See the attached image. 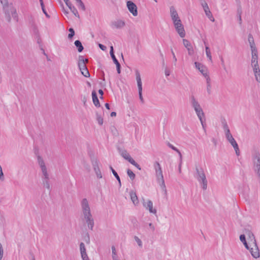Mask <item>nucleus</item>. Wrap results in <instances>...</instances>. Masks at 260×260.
<instances>
[{
  "mask_svg": "<svg viewBox=\"0 0 260 260\" xmlns=\"http://www.w3.org/2000/svg\"><path fill=\"white\" fill-rule=\"evenodd\" d=\"M81 208L83 215V220L90 230L92 231L94 226V219L92 217L88 202L86 198L81 201Z\"/></svg>",
  "mask_w": 260,
  "mask_h": 260,
  "instance_id": "obj_1",
  "label": "nucleus"
},
{
  "mask_svg": "<svg viewBox=\"0 0 260 260\" xmlns=\"http://www.w3.org/2000/svg\"><path fill=\"white\" fill-rule=\"evenodd\" d=\"M3 5V11L7 20L10 22L11 20V14L14 19L18 21V15L16 9L12 3L9 4L8 0H3L1 2Z\"/></svg>",
  "mask_w": 260,
  "mask_h": 260,
  "instance_id": "obj_2",
  "label": "nucleus"
},
{
  "mask_svg": "<svg viewBox=\"0 0 260 260\" xmlns=\"http://www.w3.org/2000/svg\"><path fill=\"white\" fill-rule=\"evenodd\" d=\"M153 167L155 171L157 181L165 193H167V189L160 165L158 161H155L153 164Z\"/></svg>",
  "mask_w": 260,
  "mask_h": 260,
  "instance_id": "obj_3",
  "label": "nucleus"
},
{
  "mask_svg": "<svg viewBox=\"0 0 260 260\" xmlns=\"http://www.w3.org/2000/svg\"><path fill=\"white\" fill-rule=\"evenodd\" d=\"M196 171L197 176L196 178L198 181L202 184V188L204 190H206L207 188L208 181L206 177L205 174L202 168H199L197 166H196Z\"/></svg>",
  "mask_w": 260,
  "mask_h": 260,
  "instance_id": "obj_4",
  "label": "nucleus"
},
{
  "mask_svg": "<svg viewBox=\"0 0 260 260\" xmlns=\"http://www.w3.org/2000/svg\"><path fill=\"white\" fill-rule=\"evenodd\" d=\"M191 104L200 120L205 118V114L198 102L194 96L191 97Z\"/></svg>",
  "mask_w": 260,
  "mask_h": 260,
  "instance_id": "obj_5",
  "label": "nucleus"
},
{
  "mask_svg": "<svg viewBox=\"0 0 260 260\" xmlns=\"http://www.w3.org/2000/svg\"><path fill=\"white\" fill-rule=\"evenodd\" d=\"M136 80L138 87V92L139 99L142 104L144 103V101L142 96V83L141 81V76L138 70L136 71Z\"/></svg>",
  "mask_w": 260,
  "mask_h": 260,
  "instance_id": "obj_6",
  "label": "nucleus"
},
{
  "mask_svg": "<svg viewBox=\"0 0 260 260\" xmlns=\"http://www.w3.org/2000/svg\"><path fill=\"white\" fill-rule=\"evenodd\" d=\"M126 6L128 11L133 15L134 16L138 15L137 7L136 5L132 1H127L126 2Z\"/></svg>",
  "mask_w": 260,
  "mask_h": 260,
  "instance_id": "obj_7",
  "label": "nucleus"
},
{
  "mask_svg": "<svg viewBox=\"0 0 260 260\" xmlns=\"http://www.w3.org/2000/svg\"><path fill=\"white\" fill-rule=\"evenodd\" d=\"M170 15L174 24L176 22H180L181 20L178 16L177 12L174 6H171L170 8Z\"/></svg>",
  "mask_w": 260,
  "mask_h": 260,
  "instance_id": "obj_8",
  "label": "nucleus"
},
{
  "mask_svg": "<svg viewBox=\"0 0 260 260\" xmlns=\"http://www.w3.org/2000/svg\"><path fill=\"white\" fill-rule=\"evenodd\" d=\"M174 25L180 37L184 38L185 36V32L181 21L180 22H176Z\"/></svg>",
  "mask_w": 260,
  "mask_h": 260,
  "instance_id": "obj_9",
  "label": "nucleus"
},
{
  "mask_svg": "<svg viewBox=\"0 0 260 260\" xmlns=\"http://www.w3.org/2000/svg\"><path fill=\"white\" fill-rule=\"evenodd\" d=\"M78 68L81 71V74L85 77H89L90 76L89 72L87 69L86 66L82 63H78Z\"/></svg>",
  "mask_w": 260,
  "mask_h": 260,
  "instance_id": "obj_10",
  "label": "nucleus"
},
{
  "mask_svg": "<svg viewBox=\"0 0 260 260\" xmlns=\"http://www.w3.org/2000/svg\"><path fill=\"white\" fill-rule=\"evenodd\" d=\"M253 247L249 248V251L251 253V255L255 258H258L259 257V250L258 246L256 244L252 245Z\"/></svg>",
  "mask_w": 260,
  "mask_h": 260,
  "instance_id": "obj_11",
  "label": "nucleus"
},
{
  "mask_svg": "<svg viewBox=\"0 0 260 260\" xmlns=\"http://www.w3.org/2000/svg\"><path fill=\"white\" fill-rule=\"evenodd\" d=\"M194 64L196 66V68L198 69L199 71L203 74V75L206 78V76H209L207 73V69L203 66L202 64H201L200 62H195Z\"/></svg>",
  "mask_w": 260,
  "mask_h": 260,
  "instance_id": "obj_12",
  "label": "nucleus"
},
{
  "mask_svg": "<svg viewBox=\"0 0 260 260\" xmlns=\"http://www.w3.org/2000/svg\"><path fill=\"white\" fill-rule=\"evenodd\" d=\"M92 166L97 177L98 178H102V175L99 167L98 160H93Z\"/></svg>",
  "mask_w": 260,
  "mask_h": 260,
  "instance_id": "obj_13",
  "label": "nucleus"
},
{
  "mask_svg": "<svg viewBox=\"0 0 260 260\" xmlns=\"http://www.w3.org/2000/svg\"><path fill=\"white\" fill-rule=\"evenodd\" d=\"M80 250L81 257L83 260H89L86 251V248L84 244L81 242L80 244Z\"/></svg>",
  "mask_w": 260,
  "mask_h": 260,
  "instance_id": "obj_14",
  "label": "nucleus"
},
{
  "mask_svg": "<svg viewBox=\"0 0 260 260\" xmlns=\"http://www.w3.org/2000/svg\"><path fill=\"white\" fill-rule=\"evenodd\" d=\"M246 235L248 236V240L250 246L253 244H256V241L253 234L250 231L248 230L245 232Z\"/></svg>",
  "mask_w": 260,
  "mask_h": 260,
  "instance_id": "obj_15",
  "label": "nucleus"
},
{
  "mask_svg": "<svg viewBox=\"0 0 260 260\" xmlns=\"http://www.w3.org/2000/svg\"><path fill=\"white\" fill-rule=\"evenodd\" d=\"M184 46L187 48L188 54L191 55L193 54L194 51L190 43L186 39H183Z\"/></svg>",
  "mask_w": 260,
  "mask_h": 260,
  "instance_id": "obj_16",
  "label": "nucleus"
},
{
  "mask_svg": "<svg viewBox=\"0 0 260 260\" xmlns=\"http://www.w3.org/2000/svg\"><path fill=\"white\" fill-rule=\"evenodd\" d=\"M129 194L131 196V200L133 202V204L135 205H138L139 203V202L138 197L136 194V193L135 192H134L133 190H131L129 192Z\"/></svg>",
  "mask_w": 260,
  "mask_h": 260,
  "instance_id": "obj_17",
  "label": "nucleus"
},
{
  "mask_svg": "<svg viewBox=\"0 0 260 260\" xmlns=\"http://www.w3.org/2000/svg\"><path fill=\"white\" fill-rule=\"evenodd\" d=\"M143 205L146 208V209H148L149 210L150 213L156 214V210L155 209H153V203L151 201L148 200L147 203V205H146L145 203H143Z\"/></svg>",
  "mask_w": 260,
  "mask_h": 260,
  "instance_id": "obj_18",
  "label": "nucleus"
},
{
  "mask_svg": "<svg viewBox=\"0 0 260 260\" xmlns=\"http://www.w3.org/2000/svg\"><path fill=\"white\" fill-rule=\"evenodd\" d=\"M92 98L94 105L96 107H100L101 106L99 100L98 98L97 94L95 90H93L92 92Z\"/></svg>",
  "mask_w": 260,
  "mask_h": 260,
  "instance_id": "obj_19",
  "label": "nucleus"
},
{
  "mask_svg": "<svg viewBox=\"0 0 260 260\" xmlns=\"http://www.w3.org/2000/svg\"><path fill=\"white\" fill-rule=\"evenodd\" d=\"M119 150V152L120 153L121 155L126 160H127L129 162V159H133L131 157L130 155L127 152V151L125 150Z\"/></svg>",
  "mask_w": 260,
  "mask_h": 260,
  "instance_id": "obj_20",
  "label": "nucleus"
},
{
  "mask_svg": "<svg viewBox=\"0 0 260 260\" xmlns=\"http://www.w3.org/2000/svg\"><path fill=\"white\" fill-rule=\"evenodd\" d=\"M112 24L117 28H120L125 25V22L121 20H118L112 22Z\"/></svg>",
  "mask_w": 260,
  "mask_h": 260,
  "instance_id": "obj_21",
  "label": "nucleus"
},
{
  "mask_svg": "<svg viewBox=\"0 0 260 260\" xmlns=\"http://www.w3.org/2000/svg\"><path fill=\"white\" fill-rule=\"evenodd\" d=\"M74 44L76 47L79 52H81L83 51V50H84V47L80 40L75 41L74 42Z\"/></svg>",
  "mask_w": 260,
  "mask_h": 260,
  "instance_id": "obj_22",
  "label": "nucleus"
},
{
  "mask_svg": "<svg viewBox=\"0 0 260 260\" xmlns=\"http://www.w3.org/2000/svg\"><path fill=\"white\" fill-rule=\"evenodd\" d=\"M67 6L75 16L77 17L78 18L80 17L77 10L74 6L72 5L71 3L67 5Z\"/></svg>",
  "mask_w": 260,
  "mask_h": 260,
  "instance_id": "obj_23",
  "label": "nucleus"
},
{
  "mask_svg": "<svg viewBox=\"0 0 260 260\" xmlns=\"http://www.w3.org/2000/svg\"><path fill=\"white\" fill-rule=\"evenodd\" d=\"M28 21L29 24L31 25V27H33L34 31H38L37 28V26L35 24V19L33 16H30L28 18Z\"/></svg>",
  "mask_w": 260,
  "mask_h": 260,
  "instance_id": "obj_24",
  "label": "nucleus"
},
{
  "mask_svg": "<svg viewBox=\"0 0 260 260\" xmlns=\"http://www.w3.org/2000/svg\"><path fill=\"white\" fill-rule=\"evenodd\" d=\"M253 72L254 74L256 80L260 83V69L259 68L253 69Z\"/></svg>",
  "mask_w": 260,
  "mask_h": 260,
  "instance_id": "obj_25",
  "label": "nucleus"
},
{
  "mask_svg": "<svg viewBox=\"0 0 260 260\" xmlns=\"http://www.w3.org/2000/svg\"><path fill=\"white\" fill-rule=\"evenodd\" d=\"M240 240L243 243L245 248L247 249H249V246H248V244H247L246 240L245 235L244 234L241 235L240 236Z\"/></svg>",
  "mask_w": 260,
  "mask_h": 260,
  "instance_id": "obj_26",
  "label": "nucleus"
},
{
  "mask_svg": "<svg viewBox=\"0 0 260 260\" xmlns=\"http://www.w3.org/2000/svg\"><path fill=\"white\" fill-rule=\"evenodd\" d=\"M206 82H207V90L209 94L211 93V84H210V78L209 76H206Z\"/></svg>",
  "mask_w": 260,
  "mask_h": 260,
  "instance_id": "obj_27",
  "label": "nucleus"
},
{
  "mask_svg": "<svg viewBox=\"0 0 260 260\" xmlns=\"http://www.w3.org/2000/svg\"><path fill=\"white\" fill-rule=\"evenodd\" d=\"M110 54L111 55V57L114 63L118 61L114 55V48L112 46H111L110 47Z\"/></svg>",
  "mask_w": 260,
  "mask_h": 260,
  "instance_id": "obj_28",
  "label": "nucleus"
},
{
  "mask_svg": "<svg viewBox=\"0 0 260 260\" xmlns=\"http://www.w3.org/2000/svg\"><path fill=\"white\" fill-rule=\"evenodd\" d=\"M205 13L206 15V16L208 17V18L212 22H214L215 21V19L214 17L212 16V14L210 11L209 9L208 10H204Z\"/></svg>",
  "mask_w": 260,
  "mask_h": 260,
  "instance_id": "obj_29",
  "label": "nucleus"
},
{
  "mask_svg": "<svg viewBox=\"0 0 260 260\" xmlns=\"http://www.w3.org/2000/svg\"><path fill=\"white\" fill-rule=\"evenodd\" d=\"M168 146L170 148H171L172 149H173V150H174V151H176V152L178 153V154H179V156H180V159H181V158H182V156L181 153V152L179 151V149H178L176 147H175V146H174L173 145H172V144H171V143H170L169 142H168Z\"/></svg>",
  "mask_w": 260,
  "mask_h": 260,
  "instance_id": "obj_30",
  "label": "nucleus"
},
{
  "mask_svg": "<svg viewBox=\"0 0 260 260\" xmlns=\"http://www.w3.org/2000/svg\"><path fill=\"white\" fill-rule=\"evenodd\" d=\"M248 42H249L250 48L251 47V46H255V43H254V41L253 37L252 35L251 34H249L248 35Z\"/></svg>",
  "mask_w": 260,
  "mask_h": 260,
  "instance_id": "obj_31",
  "label": "nucleus"
},
{
  "mask_svg": "<svg viewBox=\"0 0 260 260\" xmlns=\"http://www.w3.org/2000/svg\"><path fill=\"white\" fill-rule=\"evenodd\" d=\"M231 145L234 147V148L235 150L236 155L237 156L240 155V150L239 149L238 145L237 143L236 142V141H235L234 143H232V144H231Z\"/></svg>",
  "mask_w": 260,
  "mask_h": 260,
  "instance_id": "obj_32",
  "label": "nucleus"
},
{
  "mask_svg": "<svg viewBox=\"0 0 260 260\" xmlns=\"http://www.w3.org/2000/svg\"><path fill=\"white\" fill-rule=\"evenodd\" d=\"M43 184L44 186L45 187H46L47 189H48L49 190H51L50 184L49 183V178L48 179L43 178Z\"/></svg>",
  "mask_w": 260,
  "mask_h": 260,
  "instance_id": "obj_33",
  "label": "nucleus"
},
{
  "mask_svg": "<svg viewBox=\"0 0 260 260\" xmlns=\"http://www.w3.org/2000/svg\"><path fill=\"white\" fill-rule=\"evenodd\" d=\"M37 159H38V162L41 168L46 167L45 162H44L42 157L41 156L38 155L37 157Z\"/></svg>",
  "mask_w": 260,
  "mask_h": 260,
  "instance_id": "obj_34",
  "label": "nucleus"
},
{
  "mask_svg": "<svg viewBox=\"0 0 260 260\" xmlns=\"http://www.w3.org/2000/svg\"><path fill=\"white\" fill-rule=\"evenodd\" d=\"M127 174L132 180H133L135 178V174L129 169L127 170Z\"/></svg>",
  "mask_w": 260,
  "mask_h": 260,
  "instance_id": "obj_35",
  "label": "nucleus"
},
{
  "mask_svg": "<svg viewBox=\"0 0 260 260\" xmlns=\"http://www.w3.org/2000/svg\"><path fill=\"white\" fill-rule=\"evenodd\" d=\"M78 63H82L83 62L84 64L86 65V63L88 62V58H84V56L82 55H79L78 58Z\"/></svg>",
  "mask_w": 260,
  "mask_h": 260,
  "instance_id": "obj_36",
  "label": "nucleus"
},
{
  "mask_svg": "<svg viewBox=\"0 0 260 260\" xmlns=\"http://www.w3.org/2000/svg\"><path fill=\"white\" fill-rule=\"evenodd\" d=\"M112 252L113 260H118V256L117 255L116 249L114 246H112Z\"/></svg>",
  "mask_w": 260,
  "mask_h": 260,
  "instance_id": "obj_37",
  "label": "nucleus"
},
{
  "mask_svg": "<svg viewBox=\"0 0 260 260\" xmlns=\"http://www.w3.org/2000/svg\"><path fill=\"white\" fill-rule=\"evenodd\" d=\"M205 49H206V53L207 56L209 58V60L212 62V56H211V52H210V49H209V47L206 46Z\"/></svg>",
  "mask_w": 260,
  "mask_h": 260,
  "instance_id": "obj_38",
  "label": "nucleus"
},
{
  "mask_svg": "<svg viewBox=\"0 0 260 260\" xmlns=\"http://www.w3.org/2000/svg\"><path fill=\"white\" fill-rule=\"evenodd\" d=\"M96 120L98 123L102 125L103 124V118L98 112L96 113Z\"/></svg>",
  "mask_w": 260,
  "mask_h": 260,
  "instance_id": "obj_39",
  "label": "nucleus"
},
{
  "mask_svg": "<svg viewBox=\"0 0 260 260\" xmlns=\"http://www.w3.org/2000/svg\"><path fill=\"white\" fill-rule=\"evenodd\" d=\"M69 31L70 33L68 34V37L69 39L71 40L75 35V31L73 28H70L69 29Z\"/></svg>",
  "mask_w": 260,
  "mask_h": 260,
  "instance_id": "obj_40",
  "label": "nucleus"
},
{
  "mask_svg": "<svg viewBox=\"0 0 260 260\" xmlns=\"http://www.w3.org/2000/svg\"><path fill=\"white\" fill-rule=\"evenodd\" d=\"M129 162L131 163L132 165H134L139 170H141V168L140 167V165L138 164L134 159H129Z\"/></svg>",
  "mask_w": 260,
  "mask_h": 260,
  "instance_id": "obj_41",
  "label": "nucleus"
},
{
  "mask_svg": "<svg viewBox=\"0 0 260 260\" xmlns=\"http://www.w3.org/2000/svg\"><path fill=\"white\" fill-rule=\"evenodd\" d=\"M41 170L44 177V178L48 179L49 175L47 173L46 167H45L44 168H41Z\"/></svg>",
  "mask_w": 260,
  "mask_h": 260,
  "instance_id": "obj_42",
  "label": "nucleus"
},
{
  "mask_svg": "<svg viewBox=\"0 0 260 260\" xmlns=\"http://www.w3.org/2000/svg\"><path fill=\"white\" fill-rule=\"evenodd\" d=\"M76 2L79 4V6L81 7L82 10H85V7L84 3L81 0H76Z\"/></svg>",
  "mask_w": 260,
  "mask_h": 260,
  "instance_id": "obj_43",
  "label": "nucleus"
},
{
  "mask_svg": "<svg viewBox=\"0 0 260 260\" xmlns=\"http://www.w3.org/2000/svg\"><path fill=\"white\" fill-rule=\"evenodd\" d=\"M251 50L252 55H254V56L257 55V49H256L255 46H251Z\"/></svg>",
  "mask_w": 260,
  "mask_h": 260,
  "instance_id": "obj_44",
  "label": "nucleus"
},
{
  "mask_svg": "<svg viewBox=\"0 0 260 260\" xmlns=\"http://www.w3.org/2000/svg\"><path fill=\"white\" fill-rule=\"evenodd\" d=\"M110 169L112 171L113 175L115 176V177L117 179H119V176L118 175L117 173L115 171V170L112 168V166H110Z\"/></svg>",
  "mask_w": 260,
  "mask_h": 260,
  "instance_id": "obj_45",
  "label": "nucleus"
},
{
  "mask_svg": "<svg viewBox=\"0 0 260 260\" xmlns=\"http://www.w3.org/2000/svg\"><path fill=\"white\" fill-rule=\"evenodd\" d=\"M84 240L87 244L90 243V237L88 233L86 234V235L84 237Z\"/></svg>",
  "mask_w": 260,
  "mask_h": 260,
  "instance_id": "obj_46",
  "label": "nucleus"
},
{
  "mask_svg": "<svg viewBox=\"0 0 260 260\" xmlns=\"http://www.w3.org/2000/svg\"><path fill=\"white\" fill-rule=\"evenodd\" d=\"M222 124L223 125V128L224 131L229 129L228 125L225 119H223L222 120Z\"/></svg>",
  "mask_w": 260,
  "mask_h": 260,
  "instance_id": "obj_47",
  "label": "nucleus"
},
{
  "mask_svg": "<svg viewBox=\"0 0 260 260\" xmlns=\"http://www.w3.org/2000/svg\"><path fill=\"white\" fill-rule=\"evenodd\" d=\"M134 239H135V241H136V242L137 243V244H138V245L140 247H142V242L141 240L136 236H135Z\"/></svg>",
  "mask_w": 260,
  "mask_h": 260,
  "instance_id": "obj_48",
  "label": "nucleus"
},
{
  "mask_svg": "<svg viewBox=\"0 0 260 260\" xmlns=\"http://www.w3.org/2000/svg\"><path fill=\"white\" fill-rule=\"evenodd\" d=\"M226 138L228 140V141L231 143V144H232V143H234L236 141L232 135Z\"/></svg>",
  "mask_w": 260,
  "mask_h": 260,
  "instance_id": "obj_49",
  "label": "nucleus"
},
{
  "mask_svg": "<svg viewBox=\"0 0 260 260\" xmlns=\"http://www.w3.org/2000/svg\"><path fill=\"white\" fill-rule=\"evenodd\" d=\"M251 66L253 69L259 68L257 61H254L253 62L251 61Z\"/></svg>",
  "mask_w": 260,
  "mask_h": 260,
  "instance_id": "obj_50",
  "label": "nucleus"
},
{
  "mask_svg": "<svg viewBox=\"0 0 260 260\" xmlns=\"http://www.w3.org/2000/svg\"><path fill=\"white\" fill-rule=\"evenodd\" d=\"M201 124L202 125L203 128L204 129V131H206V123L205 122V118L201 119V120H200Z\"/></svg>",
  "mask_w": 260,
  "mask_h": 260,
  "instance_id": "obj_51",
  "label": "nucleus"
},
{
  "mask_svg": "<svg viewBox=\"0 0 260 260\" xmlns=\"http://www.w3.org/2000/svg\"><path fill=\"white\" fill-rule=\"evenodd\" d=\"M242 13V7L240 5L238 6L237 8V16L241 15Z\"/></svg>",
  "mask_w": 260,
  "mask_h": 260,
  "instance_id": "obj_52",
  "label": "nucleus"
},
{
  "mask_svg": "<svg viewBox=\"0 0 260 260\" xmlns=\"http://www.w3.org/2000/svg\"><path fill=\"white\" fill-rule=\"evenodd\" d=\"M202 6L204 9V10H208V9H209L207 3H206L205 1H204V3H202Z\"/></svg>",
  "mask_w": 260,
  "mask_h": 260,
  "instance_id": "obj_53",
  "label": "nucleus"
},
{
  "mask_svg": "<svg viewBox=\"0 0 260 260\" xmlns=\"http://www.w3.org/2000/svg\"><path fill=\"white\" fill-rule=\"evenodd\" d=\"M224 132H225V135L226 138L229 137L230 136H232V134L230 133V129L225 130Z\"/></svg>",
  "mask_w": 260,
  "mask_h": 260,
  "instance_id": "obj_54",
  "label": "nucleus"
},
{
  "mask_svg": "<svg viewBox=\"0 0 260 260\" xmlns=\"http://www.w3.org/2000/svg\"><path fill=\"white\" fill-rule=\"evenodd\" d=\"M3 255V249L2 244L0 243V260H2Z\"/></svg>",
  "mask_w": 260,
  "mask_h": 260,
  "instance_id": "obj_55",
  "label": "nucleus"
},
{
  "mask_svg": "<svg viewBox=\"0 0 260 260\" xmlns=\"http://www.w3.org/2000/svg\"><path fill=\"white\" fill-rule=\"evenodd\" d=\"M89 157L91 159V163L92 164V160H98L97 158H95L94 156V155L92 153H89Z\"/></svg>",
  "mask_w": 260,
  "mask_h": 260,
  "instance_id": "obj_56",
  "label": "nucleus"
},
{
  "mask_svg": "<svg viewBox=\"0 0 260 260\" xmlns=\"http://www.w3.org/2000/svg\"><path fill=\"white\" fill-rule=\"evenodd\" d=\"M99 47L101 49H102L103 51L106 50L107 47L105 45L102 44H99Z\"/></svg>",
  "mask_w": 260,
  "mask_h": 260,
  "instance_id": "obj_57",
  "label": "nucleus"
},
{
  "mask_svg": "<svg viewBox=\"0 0 260 260\" xmlns=\"http://www.w3.org/2000/svg\"><path fill=\"white\" fill-rule=\"evenodd\" d=\"M42 8V10L43 12V13L45 14V15H46V16L48 18H49L50 17V16L48 14V13H47L46 10H45V6H44V7H41Z\"/></svg>",
  "mask_w": 260,
  "mask_h": 260,
  "instance_id": "obj_58",
  "label": "nucleus"
},
{
  "mask_svg": "<svg viewBox=\"0 0 260 260\" xmlns=\"http://www.w3.org/2000/svg\"><path fill=\"white\" fill-rule=\"evenodd\" d=\"M182 162V158H181V159H180V163H179V166H178V171H179V173H181V172Z\"/></svg>",
  "mask_w": 260,
  "mask_h": 260,
  "instance_id": "obj_59",
  "label": "nucleus"
},
{
  "mask_svg": "<svg viewBox=\"0 0 260 260\" xmlns=\"http://www.w3.org/2000/svg\"><path fill=\"white\" fill-rule=\"evenodd\" d=\"M258 55H252L251 61L253 62L254 61H257Z\"/></svg>",
  "mask_w": 260,
  "mask_h": 260,
  "instance_id": "obj_60",
  "label": "nucleus"
},
{
  "mask_svg": "<svg viewBox=\"0 0 260 260\" xmlns=\"http://www.w3.org/2000/svg\"><path fill=\"white\" fill-rule=\"evenodd\" d=\"M4 179V174L3 172L2 167L0 166V179Z\"/></svg>",
  "mask_w": 260,
  "mask_h": 260,
  "instance_id": "obj_61",
  "label": "nucleus"
},
{
  "mask_svg": "<svg viewBox=\"0 0 260 260\" xmlns=\"http://www.w3.org/2000/svg\"><path fill=\"white\" fill-rule=\"evenodd\" d=\"M171 52H172V54L173 55V57L174 61L175 62H176L177 61V58H176V57L175 56V53H174V51H173L172 49H171Z\"/></svg>",
  "mask_w": 260,
  "mask_h": 260,
  "instance_id": "obj_62",
  "label": "nucleus"
},
{
  "mask_svg": "<svg viewBox=\"0 0 260 260\" xmlns=\"http://www.w3.org/2000/svg\"><path fill=\"white\" fill-rule=\"evenodd\" d=\"M111 129L113 134L116 135L117 133V130L116 129L115 127L114 126H112L111 127Z\"/></svg>",
  "mask_w": 260,
  "mask_h": 260,
  "instance_id": "obj_63",
  "label": "nucleus"
},
{
  "mask_svg": "<svg viewBox=\"0 0 260 260\" xmlns=\"http://www.w3.org/2000/svg\"><path fill=\"white\" fill-rule=\"evenodd\" d=\"M165 72L166 76H169L170 74V71L167 68H166Z\"/></svg>",
  "mask_w": 260,
  "mask_h": 260,
  "instance_id": "obj_64",
  "label": "nucleus"
}]
</instances>
